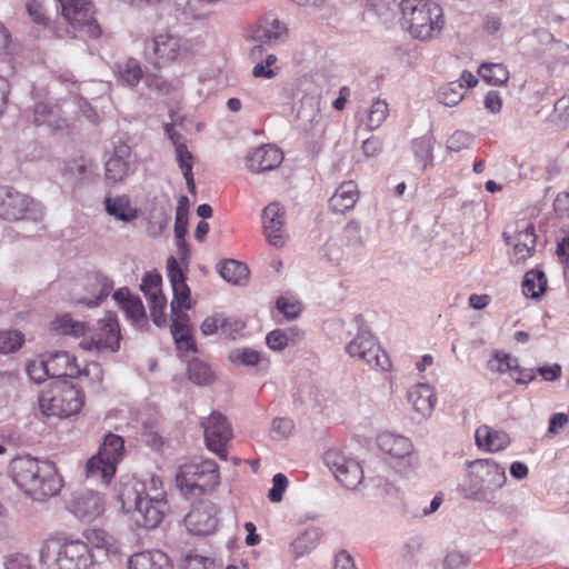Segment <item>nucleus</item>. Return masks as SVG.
Returning <instances> with one entry per match:
<instances>
[{
    "label": "nucleus",
    "instance_id": "20",
    "mask_svg": "<svg viewBox=\"0 0 569 569\" xmlns=\"http://www.w3.org/2000/svg\"><path fill=\"white\" fill-rule=\"evenodd\" d=\"M113 282L100 272H93L86 277V293L77 299V302L89 308L98 307L110 295Z\"/></svg>",
    "mask_w": 569,
    "mask_h": 569
},
{
    "label": "nucleus",
    "instance_id": "14",
    "mask_svg": "<svg viewBox=\"0 0 569 569\" xmlns=\"http://www.w3.org/2000/svg\"><path fill=\"white\" fill-rule=\"evenodd\" d=\"M325 463L336 479L347 489H356L363 480V470L358 461L331 449L323 456Z\"/></svg>",
    "mask_w": 569,
    "mask_h": 569
},
{
    "label": "nucleus",
    "instance_id": "59",
    "mask_svg": "<svg viewBox=\"0 0 569 569\" xmlns=\"http://www.w3.org/2000/svg\"><path fill=\"white\" fill-rule=\"evenodd\" d=\"M288 486V479L283 473H277L272 478V488L269 490L268 497L272 502H280L282 495Z\"/></svg>",
    "mask_w": 569,
    "mask_h": 569
},
{
    "label": "nucleus",
    "instance_id": "44",
    "mask_svg": "<svg viewBox=\"0 0 569 569\" xmlns=\"http://www.w3.org/2000/svg\"><path fill=\"white\" fill-rule=\"evenodd\" d=\"M389 113L388 103L385 100L377 99L372 102L367 119V127L370 130L379 128L387 119Z\"/></svg>",
    "mask_w": 569,
    "mask_h": 569
},
{
    "label": "nucleus",
    "instance_id": "62",
    "mask_svg": "<svg viewBox=\"0 0 569 569\" xmlns=\"http://www.w3.org/2000/svg\"><path fill=\"white\" fill-rule=\"evenodd\" d=\"M491 370L503 372L517 367V359L511 358L509 355H496L493 360L489 362Z\"/></svg>",
    "mask_w": 569,
    "mask_h": 569
},
{
    "label": "nucleus",
    "instance_id": "5",
    "mask_svg": "<svg viewBox=\"0 0 569 569\" xmlns=\"http://www.w3.org/2000/svg\"><path fill=\"white\" fill-rule=\"evenodd\" d=\"M219 469L213 460L188 462L179 467L176 485L183 495L200 496L219 485Z\"/></svg>",
    "mask_w": 569,
    "mask_h": 569
},
{
    "label": "nucleus",
    "instance_id": "57",
    "mask_svg": "<svg viewBox=\"0 0 569 569\" xmlns=\"http://www.w3.org/2000/svg\"><path fill=\"white\" fill-rule=\"evenodd\" d=\"M295 425L291 419L288 418H276L272 421L271 433L276 439H284L289 437L293 431Z\"/></svg>",
    "mask_w": 569,
    "mask_h": 569
},
{
    "label": "nucleus",
    "instance_id": "26",
    "mask_svg": "<svg viewBox=\"0 0 569 569\" xmlns=\"http://www.w3.org/2000/svg\"><path fill=\"white\" fill-rule=\"evenodd\" d=\"M128 569H173L169 557L160 550L133 553L128 560Z\"/></svg>",
    "mask_w": 569,
    "mask_h": 569
},
{
    "label": "nucleus",
    "instance_id": "10",
    "mask_svg": "<svg viewBox=\"0 0 569 569\" xmlns=\"http://www.w3.org/2000/svg\"><path fill=\"white\" fill-rule=\"evenodd\" d=\"M58 8H61L63 19L74 33L89 38H99L101 36V28L94 18V9L91 1L58 0Z\"/></svg>",
    "mask_w": 569,
    "mask_h": 569
},
{
    "label": "nucleus",
    "instance_id": "18",
    "mask_svg": "<svg viewBox=\"0 0 569 569\" xmlns=\"http://www.w3.org/2000/svg\"><path fill=\"white\" fill-rule=\"evenodd\" d=\"M69 509L81 521L91 522L103 513L104 500L98 492L86 490L73 497Z\"/></svg>",
    "mask_w": 569,
    "mask_h": 569
},
{
    "label": "nucleus",
    "instance_id": "43",
    "mask_svg": "<svg viewBox=\"0 0 569 569\" xmlns=\"http://www.w3.org/2000/svg\"><path fill=\"white\" fill-rule=\"evenodd\" d=\"M24 342V336L18 330H0V353L19 350Z\"/></svg>",
    "mask_w": 569,
    "mask_h": 569
},
{
    "label": "nucleus",
    "instance_id": "3",
    "mask_svg": "<svg viewBox=\"0 0 569 569\" xmlns=\"http://www.w3.org/2000/svg\"><path fill=\"white\" fill-rule=\"evenodd\" d=\"M400 8L405 23L416 39L429 40L443 27L442 9L435 1L402 0Z\"/></svg>",
    "mask_w": 569,
    "mask_h": 569
},
{
    "label": "nucleus",
    "instance_id": "9",
    "mask_svg": "<svg viewBox=\"0 0 569 569\" xmlns=\"http://www.w3.org/2000/svg\"><path fill=\"white\" fill-rule=\"evenodd\" d=\"M187 53V41L168 30L161 31L144 41V56L157 68L183 58Z\"/></svg>",
    "mask_w": 569,
    "mask_h": 569
},
{
    "label": "nucleus",
    "instance_id": "42",
    "mask_svg": "<svg viewBox=\"0 0 569 569\" xmlns=\"http://www.w3.org/2000/svg\"><path fill=\"white\" fill-rule=\"evenodd\" d=\"M58 0H28L26 4L29 17L38 24H47V7L54 6L57 8Z\"/></svg>",
    "mask_w": 569,
    "mask_h": 569
},
{
    "label": "nucleus",
    "instance_id": "47",
    "mask_svg": "<svg viewBox=\"0 0 569 569\" xmlns=\"http://www.w3.org/2000/svg\"><path fill=\"white\" fill-rule=\"evenodd\" d=\"M119 74L126 83L136 86L142 77V70L137 60L129 59L119 67Z\"/></svg>",
    "mask_w": 569,
    "mask_h": 569
},
{
    "label": "nucleus",
    "instance_id": "27",
    "mask_svg": "<svg viewBox=\"0 0 569 569\" xmlns=\"http://www.w3.org/2000/svg\"><path fill=\"white\" fill-rule=\"evenodd\" d=\"M40 462L41 460L29 455L18 456L13 458L9 465V476L17 487L22 490L26 486V480H28L33 472H40Z\"/></svg>",
    "mask_w": 569,
    "mask_h": 569
},
{
    "label": "nucleus",
    "instance_id": "6",
    "mask_svg": "<svg viewBox=\"0 0 569 569\" xmlns=\"http://www.w3.org/2000/svg\"><path fill=\"white\" fill-rule=\"evenodd\" d=\"M83 405V395L67 381H58L41 395L39 407L48 417H69L78 413Z\"/></svg>",
    "mask_w": 569,
    "mask_h": 569
},
{
    "label": "nucleus",
    "instance_id": "32",
    "mask_svg": "<svg viewBox=\"0 0 569 569\" xmlns=\"http://www.w3.org/2000/svg\"><path fill=\"white\" fill-rule=\"evenodd\" d=\"M377 442L383 452L395 458H405L406 456H409L413 448L408 438L391 432H383L379 435Z\"/></svg>",
    "mask_w": 569,
    "mask_h": 569
},
{
    "label": "nucleus",
    "instance_id": "7",
    "mask_svg": "<svg viewBox=\"0 0 569 569\" xmlns=\"http://www.w3.org/2000/svg\"><path fill=\"white\" fill-rule=\"evenodd\" d=\"M124 448L122 437L108 433L97 455L86 465L87 478L109 483L116 473V465L121 459Z\"/></svg>",
    "mask_w": 569,
    "mask_h": 569
},
{
    "label": "nucleus",
    "instance_id": "53",
    "mask_svg": "<svg viewBox=\"0 0 569 569\" xmlns=\"http://www.w3.org/2000/svg\"><path fill=\"white\" fill-rule=\"evenodd\" d=\"M161 281L162 279L159 273L148 272L142 278L140 289L147 298L163 295L161 291Z\"/></svg>",
    "mask_w": 569,
    "mask_h": 569
},
{
    "label": "nucleus",
    "instance_id": "61",
    "mask_svg": "<svg viewBox=\"0 0 569 569\" xmlns=\"http://www.w3.org/2000/svg\"><path fill=\"white\" fill-rule=\"evenodd\" d=\"M277 308L288 320L296 319L301 311L299 303L290 302L283 297L277 300Z\"/></svg>",
    "mask_w": 569,
    "mask_h": 569
},
{
    "label": "nucleus",
    "instance_id": "51",
    "mask_svg": "<svg viewBox=\"0 0 569 569\" xmlns=\"http://www.w3.org/2000/svg\"><path fill=\"white\" fill-rule=\"evenodd\" d=\"M18 377L10 371H0V406L16 391Z\"/></svg>",
    "mask_w": 569,
    "mask_h": 569
},
{
    "label": "nucleus",
    "instance_id": "54",
    "mask_svg": "<svg viewBox=\"0 0 569 569\" xmlns=\"http://www.w3.org/2000/svg\"><path fill=\"white\" fill-rule=\"evenodd\" d=\"M292 332V329L289 330V332L283 331L281 329L272 330L267 335L266 342L268 347L272 350H283L290 340V335Z\"/></svg>",
    "mask_w": 569,
    "mask_h": 569
},
{
    "label": "nucleus",
    "instance_id": "39",
    "mask_svg": "<svg viewBox=\"0 0 569 569\" xmlns=\"http://www.w3.org/2000/svg\"><path fill=\"white\" fill-rule=\"evenodd\" d=\"M478 73L491 86H502L509 80V71L502 63H482Z\"/></svg>",
    "mask_w": 569,
    "mask_h": 569
},
{
    "label": "nucleus",
    "instance_id": "31",
    "mask_svg": "<svg viewBox=\"0 0 569 569\" xmlns=\"http://www.w3.org/2000/svg\"><path fill=\"white\" fill-rule=\"evenodd\" d=\"M33 123L36 126H47L53 131L67 127V120L61 116L60 108L44 102L34 106Z\"/></svg>",
    "mask_w": 569,
    "mask_h": 569
},
{
    "label": "nucleus",
    "instance_id": "11",
    "mask_svg": "<svg viewBox=\"0 0 569 569\" xmlns=\"http://www.w3.org/2000/svg\"><path fill=\"white\" fill-rule=\"evenodd\" d=\"M122 506H134L132 518L138 527L144 529L156 528L168 510L167 500H147L134 490H122L120 493Z\"/></svg>",
    "mask_w": 569,
    "mask_h": 569
},
{
    "label": "nucleus",
    "instance_id": "56",
    "mask_svg": "<svg viewBox=\"0 0 569 569\" xmlns=\"http://www.w3.org/2000/svg\"><path fill=\"white\" fill-rule=\"evenodd\" d=\"M183 569H213L214 560L199 555H186L183 559Z\"/></svg>",
    "mask_w": 569,
    "mask_h": 569
},
{
    "label": "nucleus",
    "instance_id": "30",
    "mask_svg": "<svg viewBox=\"0 0 569 569\" xmlns=\"http://www.w3.org/2000/svg\"><path fill=\"white\" fill-rule=\"evenodd\" d=\"M476 445L491 452L500 451L510 445V438L507 432L492 429L488 426H480L476 430Z\"/></svg>",
    "mask_w": 569,
    "mask_h": 569
},
{
    "label": "nucleus",
    "instance_id": "17",
    "mask_svg": "<svg viewBox=\"0 0 569 569\" xmlns=\"http://www.w3.org/2000/svg\"><path fill=\"white\" fill-rule=\"evenodd\" d=\"M216 513V506L213 503L201 502L193 506L191 511L184 517V525L193 535H210L218 525Z\"/></svg>",
    "mask_w": 569,
    "mask_h": 569
},
{
    "label": "nucleus",
    "instance_id": "34",
    "mask_svg": "<svg viewBox=\"0 0 569 569\" xmlns=\"http://www.w3.org/2000/svg\"><path fill=\"white\" fill-rule=\"evenodd\" d=\"M287 32L286 26L274 18H266L253 30L252 38L263 43L277 42L283 38Z\"/></svg>",
    "mask_w": 569,
    "mask_h": 569
},
{
    "label": "nucleus",
    "instance_id": "35",
    "mask_svg": "<svg viewBox=\"0 0 569 569\" xmlns=\"http://www.w3.org/2000/svg\"><path fill=\"white\" fill-rule=\"evenodd\" d=\"M367 352L362 351V355L358 359L362 360L371 369L376 370H388L391 366L390 359L387 352L378 345L376 340H367Z\"/></svg>",
    "mask_w": 569,
    "mask_h": 569
},
{
    "label": "nucleus",
    "instance_id": "48",
    "mask_svg": "<svg viewBox=\"0 0 569 569\" xmlns=\"http://www.w3.org/2000/svg\"><path fill=\"white\" fill-rule=\"evenodd\" d=\"M229 359L243 366H258L262 361L260 353L250 348L234 349L230 352Z\"/></svg>",
    "mask_w": 569,
    "mask_h": 569
},
{
    "label": "nucleus",
    "instance_id": "12",
    "mask_svg": "<svg viewBox=\"0 0 569 569\" xmlns=\"http://www.w3.org/2000/svg\"><path fill=\"white\" fill-rule=\"evenodd\" d=\"M39 470L40 472H33L26 480L22 491L33 500L41 501L57 496L63 487V481L52 462L41 461Z\"/></svg>",
    "mask_w": 569,
    "mask_h": 569
},
{
    "label": "nucleus",
    "instance_id": "22",
    "mask_svg": "<svg viewBox=\"0 0 569 569\" xmlns=\"http://www.w3.org/2000/svg\"><path fill=\"white\" fill-rule=\"evenodd\" d=\"M167 271L173 291V299L170 305L171 312H177V309L181 308L190 309V289L186 283V276L174 257L168 259Z\"/></svg>",
    "mask_w": 569,
    "mask_h": 569
},
{
    "label": "nucleus",
    "instance_id": "1",
    "mask_svg": "<svg viewBox=\"0 0 569 569\" xmlns=\"http://www.w3.org/2000/svg\"><path fill=\"white\" fill-rule=\"evenodd\" d=\"M52 329L79 339V347L86 351L100 353L117 352L120 349V327L113 312H107L94 323L76 321L70 315H62L52 321Z\"/></svg>",
    "mask_w": 569,
    "mask_h": 569
},
{
    "label": "nucleus",
    "instance_id": "55",
    "mask_svg": "<svg viewBox=\"0 0 569 569\" xmlns=\"http://www.w3.org/2000/svg\"><path fill=\"white\" fill-rule=\"evenodd\" d=\"M243 328L244 322L239 319L221 318L220 330L226 338L237 339Z\"/></svg>",
    "mask_w": 569,
    "mask_h": 569
},
{
    "label": "nucleus",
    "instance_id": "50",
    "mask_svg": "<svg viewBox=\"0 0 569 569\" xmlns=\"http://www.w3.org/2000/svg\"><path fill=\"white\" fill-rule=\"evenodd\" d=\"M147 299H148L152 321L158 327L163 326L166 323V317H164V309H166V305H167L166 297L163 295H158V296L149 297Z\"/></svg>",
    "mask_w": 569,
    "mask_h": 569
},
{
    "label": "nucleus",
    "instance_id": "40",
    "mask_svg": "<svg viewBox=\"0 0 569 569\" xmlns=\"http://www.w3.org/2000/svg\"><path fill=\"white\" fill-rule=\"evenodd\" d=\"M465 96V87L460 81H451L442 86L438 91V100L447 107L457 106Z\"/></svg>",
    "mask_w": 569,
    "mask_h": 569
},
{
    "label": "nucleus",
    "instance_id": "52",
    "mask_svg": "<svg viewBox=\"0 0 569 569\" xmlns=\"http://www.w3.org/2000/svg\"><path fill=\"white\" fill-rule=\"evenodd\" d=\"M367 340H376L375 337L367 331L359 332L346 347L347 352L352 358H358L363 352H367Z\"/></svg>",
    "mask_w": 569,
    "mask_h": 569
},
{
    "label": "nucleus",
    "instance_id": "2",
    "mask_svg": "<svg viewBox=\"0 0 569 569\" xmlns=\"http://www.w3.org/2000/svg\"><path fill=\"white\" fill-rule=\"evenodd\" d=\"M40 558L46 569H89L93 565L91 551L82 540L62 537L47 539Z\"/></svg>",
    "mask_w": 569,
    "mask_h": 569
},
{
    "label": "nucleus",
    "instance_id": "19",
    "mask_svg": "<svg viewBox=\"0 0 569 569\" xmlns=\"http://www.w3.org/2000/svg\"><path fill=\"white\" fill-rule=\"evenodd\" d=\"M32 200L10 187H0V217L9 221L23 219Z\"/></svg>",
    "mask_w": 569,
    "mask_h": 569
},
{
    "label": "nucleus",
    "instance_id": "13",
    "mask_svg": "<svg viewBox=\"0 0 569 569\" xmlns=\"http://www.w3.org/2000/svg\"><path fill=\"white\" fill-rule=\"evenodd\" d=\"M204 442L207 448L214 452L220 459L227 460V443L232 438V428L227 418L218 411L201 420Z\"/></svg>",
    "mask_w": 569,
    "mask_h": 569
},
{
    "label": "nucleus",
    "instance_id": "38",
    "mask_svg": "<svg viewBox=\"0 0 569 569\" xmlns=\"http://www.w3.org/2000/svg\"><path fill=\"white\" fill-rule=\"evenodd\" d=\"M106 211L118 220L129 222L137 218V210L131 207L129 198L126 196L116 198H106Z\"/></svg>",
    "mask_w": 569,
    "mask_h": 569
},
{
    "label": "nucleus",
    "instance_id": "60",
    "mask_svg": "<svg viewBox=\"0 0 569 569\" xmlns=\"http://www.w3.org/2000/svg\"><path fill=\"white\" fill-rule=\"evenodd\" d=\"M535 249V246H527L526 243L515 241L511 262L517 264L525 262L529 257L533 254Z\"/></svg>",
    "mask_w": 569,
    "mask_h": 569
},
{
    "label": "nucleus",
    "instance_id": "8",
    "mask_svg": "<svg viewBox=\"0 0 569 569\" xmlns=\"http://www.w3.org/2000/svg\"><path fill=\"white\" fill-rule=\"evenodd\" d=\"M46 359L51 379L86 377L94 389H98L102 382L103 372L97 362H91L84 369H80L76 358L67 351L48 353Z\"/></svg>",
    "mask_w": 569,
    "mask_h": 569
},
{
    "label": "nucleus",
    "instance_id": "63",
    "mask_svg": "<svg viewBox=\"0 0 569 569\" xmlns=\"http://www.w3.org/2000/svg\"><path fill=\"white\" fill-rule=\"evenodd\" d=\"M467 563L466 557L459 551H449L442 563L443 569H462Z\"/></svg>",
    "mask_w": 569,
    "mask_h": 569
},
{
    "label": "nucleus",
    "instance_id": "25",
    "mask_svg": "<svg viewBox=\"0 0 569 569\" xmlns=\"http://www.w3.org/2000/svg\"><path fill=\"white\" fill-rule=\"evenodd\" d=\"M359 199V190L356 182L349 180L342 182L329 199V207L332 211L345 213L353 209Z\"/></svg>",
    "mask_w": 569,
    "mask_h": 569
},
{
    "label": "nucleus",
    "instance_id": "64",
    "mask_svg": "<svg viewBox=\"0 0 569 569\" xmlns=\"http://www.w3.org/2000/svg\"><path fill=\"white\" fill-rule=\"evenodd\" d=\"M516 241L526 243L527 246H535L537 237L535 233V227L532 223H526L522 229H519L516 236Z\"/></svg>",
    "mask_w": 569,
    "mask_h": 569
},
{
    "label": "nucleus",
    "instance_id": "16",
    "mask_svg": "<svg viewBox=\"0 0 569 569\" xmlns=\"http://www.w3.org/2000/svg\"><path fill=\"white\" fill-rule=\"evenodd\" d=\"M340 241L342 246H340L339 239L331 238L325 244V253L332 262H339L341 260L345 253L343 247L347 249H358L362 247L363 237L360 224L356 221L348 222L342 230Z\"/></svg>",
    "mask_w": 569,
    "mask_h": 569
},
{
    "label": "nucleus",
    "instance_id": "24",
    "mask_svg": "<svg viewBox=\"0 0 569 569\" xmlns=\"http://www.w3.org/2000/svg\"><path fill=\"white\" fill-rule=\"evenodd\" d=\"M131 149L127 143L119 142L114 146L113 156L106 163L107 179L118 182L128 177L130 172Z\"/></svg>",
    "mask_w": 569,
    "mask_h": 569
},
{
    "label": "nucleus",
    "instance_id": "33",
    "mask_svg": "<svg viewBox=\"0 0 569 569\" xmlns=\"http://www.w3.org/2000/svg\"><path fill=\"white\" fill-rule=\"evenodd\" d=\"M217 271L227 282L234 286L246 284L249 277L247 264L233 259L219 262Z\"/></svg>",
    "mask_w": 569,
    "mask_h": 569
},
{
    "label": "nucleus",
    "instance_id": "49",
    "mask_svg": "<svg viewBox=\"0 0 569 569\" xmlns=\"http://www.w3.org/2000/svg\"><path fill=\"white\" fill-rule=\"evenodd\" d=\"M88 540L97 548H102L107 552L116 553L118 548L112 536L108 535L103 530H92L88 536Z\"/></svg>",
    "mask_w": 569,
    "mask_h": 569
},
{
    "label": "nucleus",
    "instance_id": "46",
    "mask_svg": "<svg viewBox=\"0 0 569 569\" xmlns=\"http://www.w3.org/2000/svg\"><path fill=\"white\" fill-rule=\"evenodd\" d=\"M412 149L417 160L422 163L423 168L432 163V142L430 137L413 140Z\"/></svg>",
    "mask_w": 569,
    "mask_h": 569
},
{
    "label": "nucleus",
    "instance_id": "58",
    "mask_svg": "<svg viewBox=\"0 0 569 569\" xmlns=\"http://www.w3.org/2000/svg\"><path fill=\"white\" fill-rule=\"evenodd\" d=\"M470 143L471 137L469 133L465 131H456L449 137L447 148L449 151L459 152L462 149L468 148Z\"/></svg>",
    "mask_w": 569,
    "mask_h": 569
},
{
    "label": "nucleus",
    "instance_id": "4",
    "mask_svg": "<svg viewBox=\"0 0 569 569\" xmlns=\"http://www.w3.org/2000/svg\"><path fill=\"white\" fill-rule=\"evenodd\" d=\"M468 476L469 482L463 489V496L477 501L488 500L507 480L505 468L491 459L468 462Z\"/></svg>",
    "mask_w": 569,
    "mask_h": 569
},
{
    "label": "nucleus",
    "instance_id": "45",
    "mask_svg": "<svg viewBox=\"0 0 569 569\" xmlns=\"http://www.w3.org/2000/svg\"><path fill=\"white\" fill-rule=\"evenodd\" d=\"M27 373L37 383H41L50 378L49 368L47 366L46 355L40 356L27 363Z\"/></svg>",
    "mask_w": 569,
    "mask_h": 569
},
{
    "label": "nucleus",
    "instance_id": "15",
    "mask_svg": "<svg viewBox=\"0 0 569 569\" xmlns=\"http://www.w3.org/2000/svg\"><path fill=\"white\" fill-rule=\"evenodd\" d=\"M263 232L268 242L276 247L281 248L286 243V211L284 208L278 203H269L262 212Z\"/></svg>",
    "mask_w": 569,
    "mask_h": 569
},
{
    "label": "nucleus",
    "instance_id": "41",
    "mask_svg": "<svg viewBox=\"0 0 569 569\" xmlns=\"http://www.w3.org/2000/svg\"><path fill=\"white\" fill-rule=\"evenodd\" d=\"M189 379L198 386L210 385L213 379V372L210 367L199 359H193L188 365Z\"/></svg>",
    "mask_w": 569,
    "mask_h": 569
},
{
    "label": "nucleus",
    "instance_id": "37",
    "mask_svg": "<svg viewBox=\"0 0 569 569\" xmlns=\"http://www.w3.org/2000/svg\"><path fill=\"white\" fill-rule=\"evenodd\" d=\"M547 288V277L540 269H531L525 273L522 281V292L526 297L537 299Z\"/></svg>",
    "mask_w": 569,
    "mask_h": 569
},
{
    "label": "nucleus",
    "instance_id": "29",
    "mask_svg": "<svg viewBox=\"0 0 569 569\" xmlns=\"http://www.w3.org/2000/svg\"><path fill=\"white\" fill-rule=\"evenodd\" d=\"M408 399L413 409L422 417H430L437 401V396L431 386L419 383L408 392Z\"/></svg>",
    "mask_w": 569,
    "mask_h": 569
},
{
    "label": "nucleus",
    "instance_id": "36",
    "mask_svg": "<svg viewBox=\"0 0 569 569\" xmlns=\"http://www.w3.org/2000/svg\"><path fill=\"white\" fill-rule=\"evenodd\" d=\"M123 490H134L147 500H166V491L160 477L151 476V478L144 482H134L132 485H126Z\"/></svg>",
    "mask_w": 569,
    "mask_h": 569
},
{
    "label": "nucleus",
    "instance_id": "23",
    "mask_svg": "<svg viewBox=\"0 0 569 569\" xmlns=\"http://www.w3.org/2000/svg\"><path fill=\"white\" fill-rule=\"evenodd\" d=\"M113 299L119 303L132 325L141 328L147 323V315L141 299L131 295L128 288L118 289L113 293Z\"/></svg>",
    "mask_w": 569,
    "mask_h": 569
},
{
    "label": "nucleus",
    "instance_id": "21",
    "mask_svg": "<svg viewBox=\"0 0 569 569\" xmlns=\"http://www.w3.org/2000/svg\"><path fill=\"white\" fill-rule=\"evenodd\" d=\"M282 160V151L277 146L270 143L254 148L246 157L247 167L253 173L273 170Z\"/></svg>",
    "mask_w": 569,
    "mask_h": 569
},
{
    "label": "nucleus",
    "instance_id": "28",
    "mask_svg": "<svg viewBox=\"0 0 569 569\" xmlns=\"http://www.w3.org/2000/svg\"><path fill=\"white\" fill-rule=\"evenodd\" d=\"M171 316L172 323L170 327V331L178 349L186 351H194L196 346L191 339L189 316L181 309H177V312H171Z\"/></svg>",
    "mask_w": 569,
    "mask_h": 569
}]
</instances>
